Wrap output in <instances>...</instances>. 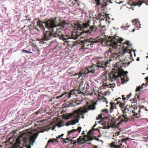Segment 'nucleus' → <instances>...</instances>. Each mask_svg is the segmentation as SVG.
<instances>
[{
  "label": "nucleus",
  "mask_w": 148,
  "mask_h": 148,
  "mask_svg": "<svg viewBox=\"0 0 148 148\" xmlns=\"http://www.w3.org/2000/svg\"><path fill=\"white\" fill-rule=\"evenodd\" d=\"M57 18V17L56 16L46 21H41L40 20L37 21V26L41 30L45 31V27L49 29L43 33V40L47 41L54 37H57L63 41H66V39L69 38V36H64L62 32L66 24L65 21H61L60 19V22L58 23Z\"/></svg>",
  "instance_id": "1"
},
{
  "label": "nucleus",
  "mask_w": 148,
  "mask_h": 148,
  "mask_svg": "<svg viewBox=\"0 0 148 148\" xmlns=\"http://www.w3.org/2000/svg\"><path fill=\"white\" fill-rule=\"evenodd\" d=\"M127 71H125L123 70L119 69V68H118L117 70H114L111 71L108 74V76H106L105 79H103V83L102 87L104 89H106V87L113 88V86H112L111 83L115 81L118 77L122 76H123V77L121 78V83L122 84H124L127 81L125 78V77H127Z\"/></svg>",
  "instance_id": "2"
},
{
  "label": "nucleus",
  "mask_w": 148,
  "mask_h": 148,
  "mask_svg": "<svg viewBox=\"0 0 148 148\" xmlns=\"http://www.w3.org/2000/svg\"><path fill=\"white\" fill-rule=\"evenodd\" d=\"M95 107L94 104L87 105L83 107H80L75 110L73 113L69 114V116L72 119L66 123V126H69L70 125H74L78 122L79 119L80 118V115H82V117L84 118V114L88 112V110H94Z\"/></svg>",
  "instance_id": "3"
},
{
  "label": "nucleus",
  "mask_w": 148,
  "mask_h": 148,
  "mask_svg": "<svg viewBox=\"0 0 148 148\" xmlns=\"http://www.w3.org/2000/svg\"><path fill=\"white\" fill-rule=\"evenodd\" d=\"M90 21L88 20L87 22L83 23L82 24L78 23L75 24L77 27V30L80 31L83 30L82 31L80 32V35L91 34L92 33L97 31V27L95 25L90 26Z\"/></svg>",
  "instance_id": "4"
},
{
  "label": "nucleus",
  "mask_w": 148,
  "mask_h": 148,
  "mask_svg": "<svg viewBox=\"0 0 148 148\" xmlns=\"http://www.w3.org/2000/svg\"><path fill=\"white\" fill-rule=\"evenodd\" d=\"M123 40L122 38H120L118 36H114L109 37L108 42L110 43V45L112 48V49L110 48L109 49V53L111 54V58L116 60L118 57V55L112 52L114 51V50H115L118 45L121 46V44H122V41Z\"/></svg>",
  "instance_id": "5"
},
{
  "label": "nucleus",
  "mask_w": 148,
  "mask_h": 148,
  "mask_svg": "<svg viewBox=\"0 0 148 148\" xmlns=\"http://www.w3.org/2000/svg\"><path fill=\"white\" fill-rule=\"evenodd\" d=\"M119 104V106L120 107H121L123 113V114L121 116H119L118 118L116 119V121L120 120V121L118 123L119 124H120L122 123V122H127L128 120V117L129 116L128 114L129 113V110L127 108H125V103H121L119 101H117L116 102L117 105Z\"/></svg>",
  "instance_id": "6"
},
{
  "label": "nucleus",
  "mask_w": 148,
  "mask_h": 148,
  "mask_svg": "<svg viewBox=\"0 0 148 148\" xmlns=\"http://www.w3.org/2000/svg\"><path fill=\"white\" fill-rule=\"evenodd\" d=\"M105 41L104 38H100L99 37H98L97 38L94 39L93 38H90L89 39H86L84 41H82V44L83 45V47L85 46H89L95 43L102 44Z\"/></svg>",
  "instance_id": "7"
},
{
  "label": "nucleus",
  "mask_w": 148,
  "mask_h": 148,
  "mask_svg": "<svg viewBox=\"0 0 148 148\" xmlns=\"http://www.w3.org/2000/svg\"><path fill=\"white\" fill-rule=\"evenodd\" d=\"M61 138L63 140V142L62 143H68L69 145L71 147H73L76 143H78L80 144L84 143V142H83V139L82 138V136H80L77 140V141L73 140L72 139H70L69 138L67 137L65 139Z\"/></svg>",
  "instance_id": "8"
},
{
  "label": "nucleus",
  "mask_w": 148,
  "mask_h": 148,
  "mask_svg": "<svg viewBox=\"0 0 148 148\" xmlns=\"http://www.w3.org/2000/svg\"><path fill=\"white\" fill-rule=\"evenodd\" d=\"M20 137L23 138L24 142L25 143H30V141L34 142L35 138L34 136H32L28 133H22Z\"/></svg>",
  "instance_id": "9"
},
{
  "label": "nucleus",
  "mask_w": 148,
  "mask_h": 148,
  "mask_svg": "<svg viewBox=\"0 0 148 148\" xmlns=\"http://www.w3.org/2000/svg\"><path fill=\"white\" fill-rule=\"evenodd\" d=\"M130 139L129 137L124 138H122L120 140H118V143L116 145H114L112 144V147L114 148H123V146L122 145V143H124L125 144L127 143V140H130Z\"/></svg>",
  "instance_id": "10"
},
{
  "label": "nucleus",
  "mask_w": 148,
  "mask_h": 148,
  "mask_svg": "<svg viewBox=\"0 0 148 148\" xmlns=\"http://www.w3.org/2000/svg\"><path fill=\"white\" fill-rule=\"evenodd\" d=\"M93 129L90 130L87 133V135H85L84 137H82L83 142L84 143L85 142L92 140L93 138L92 137L94 136L93 135Z\"/></svg>",
  "instance_id": "11"
},
{
  "label": "nucleus",
  "mask_w": 148,
  "mask_h": 148,
  "mask_svg": "<svg viewBox=\"0 0 148 148\" xmlns=\"http://www.w3.org/2000/svg\"><path fill=\"white\" fill-rule=\"evenodd\" d=\"M95 2L96 3V5L95 7V8L98 9L100 7L101 9L100 10L103 11L105 10V8L107 5L106 3H102V0H94Z\"/></svg>",
  "instance_id": "12"
},
{
  "label": "nucleus",
  "mask_w": 148,
  "mask_h": 148,
  "mask_svg": "<svg viewBox=\"0 0 148 148\" xmlns=\"http://www.w3.org/2000/svg\"><path fill=\"white\" fill-rule=\"evenodd\" d=\"M123 47L124 48V51L127 53H131V51L130 48L131 47L132 45L129 43V41L126 40L123 42Z\"/></svg>",
  "instance_id": "13"
},
{
  "label": "nucleus",
  "mask_w": 148,
  "mask_h": 148,
  "mask_svg": "<svg viewBox=\"0 0 148 148\" xmlns=\"http://www.w3.org/2000/svg\"><path fill=\"white\" fill-rule=\"evenodd\" d=\"M78 28H77V29H75V31L72 32V35H71V36H70L69 35H66V36H69V38L67 39L66 40V41H64L65 42H67L68 41L67 40L69 39V38H73V39H76L79 36H81L82 37V35H80V32L79 34L78 33Z\"/></svg>",
  "instance_id": "14"
},
{
  "label": "nucleus",
  "mask_w": 148,
  "mask_h": 148,
  "mask_svg": "<svg viewBox=\"0 0 148 148\" xmlns=\"http://www.w3.org/2000/svg\"><path fill=\"white\" fill-rule=\"evenodd\" d=\"M82 129V128L81 127H78L77 129H73L70 131H68V132L67 137L71 138V135H73L74 132L76 131H78V133H79L81 132Z\"/></svg>",
  "instance_id": "15"
},
{
  "label": "nucleus",
  "mask_w": 148,
  "mask_h": 148,
  "mask_svg": "<svg viewBox=\"0 0 148 148\" xmlns=\"http://www.w3.org/2000/svg\"><path fill=\"white\" fill-rule=\"evenodd\" d=\"M143 3H145V4L148 5V0H143V1L139 0L138 2L133 3L131 5H139V7L141 6Z\"/></svg>",
  "instance_id": "16"
},
{
  "label": "nucleus",
  "mask_w": 148,
  "mask_h": 148,
  "mask_svg": "<svg viewBox=\"0 0 148 148\" xmlns=\"http://www.w3.org/2000/svg\"><path fill=\"white\" fill-rule=\"evenodd\" d=\"M107 64L105 61H101L98 62L96 64V66L98 67L99 68H101L103 69H105V67L106 66Z\"/></svg>",
  "instance_id": "17"
},
{
  "label": "nucleus",
  "mask_w": 148,
  "mask_h": 148,
  "mask_svg": "<svg viewBox=\"0 0 148 148\" xmlns=\"http://www.w3.org/2000/svg\"><path fill=\"white\" fill-rule=\"evenodd\" d=\"M66 1L67 2V5H69L71 7H77V6H79V3H77L75 1L74 2L73 1L71 0H66Z\"/></svg>",
  "instance_id": "18"
},
{
  "label": "nucleus",
  "mask_w": 148,
  "mask_h": 148,
  "mask_svg": "<svg viewBox=\"0 0 148 148\" xmlns=\"http://www.w3.org/2000/svg\"><path fill=\"white\" fill-rule=\"evenodd\" d=\"M88 73H89V71H88V69L87 67H86V68H84V69L81 70L80 71L79 74H78L77 73L75 74L74 75H79V77L80 76L82 75L83 74H87Z\"/></svg>",
  "instance_id": "19"
},
{
  "label": "nucleus",
  "mask_w": 148,
  "mask_h": 148,
  "mask_svg": "<svg viewBox=\"0 0 148 148\" xmlns=\"http://www.w3.org/2000/svg\"><path fill=\"white\" fill-rule=\"evenodd\" d=\"M75 92H77L76 90H71L69 91V92H66V96H67L68 98H70L73 95H76Z\"/></svg>",
  "instance_id": "20"
},
{
  "label": "nucleus",
  "mask_w": 148,
  "mask_h": 148,
  "mask_svg": "<svg viewBox=\"0 0 148 148\" xmlns=\"http://www.w3.org/2000/svg\"><path fill=\"white\" fill-rule=\"evenodd\" d=\"M32 51L34 52H32V54L34 55H38L39 52L38 48H37L36 45L32 46Z\"/></svg>",
  "instance_id": "21"
},
{
  "label": "nucleus",
  "mask_w": 148,
  "mask_h": 148,
  "mask_svg": "<svg viewBox=\"0 0 148 148\" xmlns=\"http://www.w3.org/2000/svg\"><path fill=\"white\" fill-rule=\"evenodd\" d=\"M110 113H111L113 112V110L116 107V103H115L114 102H110Z\"/></svg>",
  "instance_id": "22"
},
{
  "label": "nucleus",
  "mask_w": 148,
  "mask_h": 148,
  "mask_svg": "<svg viewBox=\"0 0 148 148\" xmlns=\"http://www.w3.org/2000/svg\"><path fill=\"white\" fill-rule=\"evenodd\" d=\"M139 96L138 95H136L135 96V99H132V101L134 102V103L132 102V106H134L137 104V103L138 101L137 99H139Z\"/></svg>",
  "instance_id": "23"
},
{
  "label": "nucleus",
  "mask_w": 148,
  "mask_h": 148,
  "mask_svg": "<svg viewBox=\"0 0 148 148\" xmlns=\"http://www.w3.org/2000/svg\"><path fill=\"white\" fill-rule=\"evenodd\" d=\"M88 69V71H89V73H93L95 72V70L94 68V66H91L90 67H87Z\"/></svg>",
  "instance_id": "24"
},
{
  "label": "nucleus",
  "mask_w": 148,
  "mask_h": 148,
  "mask_svg": "<svg viewBox=\"0 0 148 148\" xmlns=\"http://www.w3.org/2000/svg\"><path fill=\"white\" fill-rule=\"evenodd\" d=\"M115 123L116 122L114 119H112L110 124V127H112L113 128L115 127L116 126Z\"/></svg>",
  "instance_id": "25"
},
{
  "label": "nucleus",
  "mask_w": 148,
  "mask_h": 148,
  "mask_svg": "<svg viewBox=\"0 0 148 148\" xmlns=\"http://www.w3.org/2000/svg\"><path fill=\"white\" fill-rule=\"evenodd\" d=\"M56 125L58 126L59 127H61L64 125V122L62 120H60L58 121L56 124Z\"/></svg>",
  "instance_id": "26"
},
{
  "label": "nucleus",
  "mask_w": 148,
  "mask_h": 148,
  "mask_svg": "<svg viewBox=\"0 0 148 148\" xmlns=\"http://www.w3.org/2000/svg\"><path fill=\"white\" fill-rule=\"evenodd\" d=\"M131 94L130 93V94L129 95H127V97L126 98L125 97V95H122V99L123 101H125L126 99H127L128 100L129 98L130 97V96H131Z\"/></svg>",
  "instance_id": "27"
},
{
  "label": "nucleus",
  "mask_w": 148,
  "mask_h": 148,
  "mask_svg": "<svg viewBox=\"0 0 148 148\" xmlns=\"http://www.w3.org/2000/svg\"><path fill=\"white\" fill-rule=\"evenodd\" d=\"M55 142H58V139H55V138H53L52 139H50L48 142V143L47 144V145L48 144L50 143H54Z\"/></svg>",
  "instance_id": "28"
},
{
  "label": "nucleus",
  "mask_w": 148,
  "mask_h": 148,
  "mask_svg": "<svg viewBox=\"0 0 148 148\" xmlns=\"http://www.w3.org/2000/svg\"><path fill=\"white\" fill-rule=\"evenodd\" d=\"M21 143V142L20 141V138H17L16 139V141L15 143V145L17 146H19Z\"/></svg>",
  "instance_id": "29"
},
{
  "label": "nucleus",
  "mask_w": 148,
  "mask_h": 148,
  "mask_svg": "<svg viewBox=\"0 0 148 148\" xmlns=\"http://www.w3.org/2000/svg\"><path fill=\"white\" fill-rule=\"evenodd\" d=\"M117 140H116L114 142H112L111 143H110V147H112V144H113L114 145H116V144H117V143H118V141H117Z\"/></svg>",
  "instance_id": "30"
},
{
  "label": "nucleus",
  "mask_w": 148,
  "mask_h": 148,
  "mask_svg": "<svg viewBox=\"0 0 148 148\" xmlns=\"http://www.w3.org/2000/svg\"><path fill=\"white\" fill-rule=\"evenodd\" d=\"M132 22L134 25H136L137 23H138V21L136 19L133 20Z\"/></svg>",
  "instance_id": "31"
},
{
  "label": "nucleus",
  "mask_w": 148,
  "mask_h": 148,
  "mask_svg": "<svg viewBox=\"0 0 148 148\" xmlns=\"http://www.w3.org/2000/svg\"><path fill=\"white\" fill-rule=\"evenodd\" d=\"M92 138H93V139H92V140H95L97 141H99L101 142H103V141L102 140H100L99 139V138H97L96 136H94L93 137H92Z\"/></svg>",
  "instance_id": "32"
},
{
  "label": "nucleus",
  "mask_w": 148,
  "mask_h": 148,
  "mask_svg": "<svg viewBox=\"0 0 148 148\" xmlns=\"http://www.w3.org/2000/svg\"><path fill=\"white\" fill-rule=\"evenodd\" d=\"M22 52L23 53H32L33 52L31 51H28L27 50L23 49L22 50Z\"/></svg>",
  "instance_id": "33"
},
{
  "label": "nucleus",
  "mask_w": 148,
  "mask_h": 148,
  "mask_svg": "<svg viewBox=\"0 0 148 148\" xmlns=\"http://www.w3.org/2000/svg\"><path fill=\"white\" fill-rule=\"evenodd\" d=\"M143 87H141L140 86H138L137 87V88L136 89V92H138V91H140V89H143Z\"/></svg>",
  "instance_id": "34"
},
{
  "label": "nucleus",
  "mask_w": 148,
  "mask_h": 148,
  "mask_svg": "<svg viewBox=\"0 0 148 148\" xmlns=\"http://www.w3.org/2000/svg\"><path fill=\"white\" fill-rule=\"evenodd\" d=\"M74 90H76L77 91V92H75L76 95L77 94L79 93V92L80 91V89L79 87L77 89H76V87H75Z\"/></svg>",
  "instance_id": "35"
},
{
  "label": "nucleus",
  "mask_w": 148,
  "mask_h": 148,
  "mask_svg": "<svg viewBox=\"0 0 148 148\" xmlns=\"http://www.w3.org/2000/svg\"><path fill=\"white\" fill-rule=\"evenodd\" d=\"M101 99H102V100L103 101H104V102L106 101V103L108 102V101H107V100H106V98H105V97H104L103 96H102V97Z\"/></svg>",
  "instance_id": "36"
},
{
  "label": "nucleus",
  "mask_w": 148,
  "mask_h": 148,
  "mask_svg": "<svg viewBox=\"0 0 148 148\" xmlns=\"http://www.w3.org/2000/svg\"><path fill=\"white\" fill-rule=\"evenodd\" d=\"M120 133V132H115L114 134L113 135V137H115L116 136L119 135V134Z\"/></svg>",
  "instance_id": "37"
},
{
  "label": "nucleus",
  "mask_w": 148,
  "mask_h": 148,
  "mask_svg": "<svg viewBox=\"0 0 148 148\" xmlns=\"http://www.w3.org/2000/svg\"><path fill=\"white\" fill-rule=\"evenodd\" d=\"M102 112H105L106 113H108L109 112L107 109H104L102 110Z\"/></svg>",
  "instance_id": "38"
},
{
  "label": "nucleus",
  "mask_w": 148,
  "mask_h": 148,
  "mask_svg": "<svg viewBox=\"0 0 148 148\" xmlns=\"http://www.w3.org/2000/svg\"><path fill=\"white\" fill-rule=\"evenodd\" d=\"M130 62H129L127 63H123V64L122 66H123L124 65H125L124 66L125 67H126L125 65H126L127 66H128L130 64Z\"/></svg>",
  "instance_id": "39"
},
{
  "label": "nucleus",
  "mask_w": 148,
  "mask_h": 148,
  "mask_svg": "<svg viewBox=\"0 0 148 148\" xmlns=\"http://www.w3.org/2000/svg\"><path fill=\"white\" fill-rule=\"evenodd\" d=\"M145 86V87H146L147 86V83H143L142 84L141 87H142L143 88V87Z\"/></svg>",
  "instance_id": "40"
},
{
  "label": "nucleus",
  "mask_w": 148,
  "mask_h": 148,
  "mask_svg": "<svg viewBox=\"0 0 148 148\" xmlns=\"http://www.w3.org/2000/svg\"><path fill=\"white\" fill-rule=\"evenodd\" d=\"M98 16L99 18L102 20L104 19L102 17V15L101 14H98Z\"/></svg>",
  "instance_id": "41"
},
{
  "label": "nucleus",
  "mask_w": 148,
  "mask_h": 148,
  "mask_svg": "<svg viewBox=\"0 0 148 148\" xmlns=\"http://www.w3.org/2000/svg\"><path fill=\"white\" fill-rule=\"evenodd\" d=\"M40 110H39L38 111L35 112L34 114H38V113H41L40 112Z\"/></svg>",
  "instance_id": "42"
},
{
  "label": "nucleus",
  "mask_w": 148,
  "mask_h": 148,
  "mask_svg": "<svg viewBox=\"0 0 148 148\" xmlns=\"http://www.w3.org/2000/svg\"><path fill=\"white\" fill-rule=\"evenodd\" d=\"M101 117H102V116H101V114H100L99 115V116L98 117L96 118V119H97L98 120V119H101Z\"/></svg>",
  "instance_id": "43"
},
{
  "label": "nucleus",
  "mask_w": 148,
  "mask_h": 148,
  "mask_svg": "<svg viewBox=\"0 0 148 148\" xmlns=\"http://www.w3.org/2000/svg\"><path fill=\"white\" fill-rule=\"evenodd\" d=\"M75 102L76 103V105H79L80 103V102L79 101H77Z\"/></svg>",
  "instance_id": "44"
},
{
  "label": "nucleus",
  "mask_w": 148,
  "mask_h": 148,
  "mask_svg": "<svg viewBox=\"0 0 148 148\" xmlns=\"http://www.w3.org/2000/svg\"><path fill=\"white\" fill-rule=\"evenodd\" d=\"M65 95H66V93L64 94H62L61 95L59 96L60 97H60H62L63 96H64Z\"/></svg>",
  "instance_id": "45"
},
{
  "label": "nucleus",
  "mask_w": 148,
  "mask_h": 148,
  "mask_svg": "<svg viewBox=\"0 0 148 148\" xmlns=\"http://www.w3.org/2000/svg\"><path fill=\"white\" fill-rule=\"evenodd\" d=\"M82 134L84 135L83 136V137H84L85 135V133H84V131H83L82 133Z\"/></svg>",
  "instance_id": "46"
},
{
  "label": "nucleus",
  "mask_w": 148,
  "mask_h": 148,
  "mask_svg": "<svg viewBox=\"0 0 148 148\" xmlns=\"http://www.w3.org/2000/svg\"><path fill=\"white\" fill-rule=\"evenodd\" d=\"M113 0H107V1L109 2H110V3H112V1Z\"/></svg>",
  "instance_id": "47"
},
{
  "label": "nucleus",
  "mask_w": 148,
  "mask_h": 148,
  "mask_svg": "<svg viewBox=\"0 0 148 148\" xmlns=\"http://www.w3.org/2000/svg\"><path fill=\"white\" fill-rule=\"evenodd\" d=\"M93 146V147L92 148H97L98 147L97 146H95L94 145H92Z\"/></svg>",
  "instance_id": "48"
},
{
  "label": "nucleus",
  "mask_w": 148,
  "mask_h": 148,
  "mask_svg": "<svg viewBox=\"0 0 148 148\" xmlns=\"http://www.w3.org/2000/svg\"><path fill=\"white\" fill-rule=\"evenodd\" d=\"M93 130L94 131V130H97V131H100V130L98 129H94V128H93Z\"/></svg>",
  "instance_id": "49"
},
{
  "label": "nucleus",
  "mask_w": 148,
  "mask_h": 148,
  "mask_svg": "<svg viewBox=\"0 0 148 148\" xmlns=\"http://www.w3.org/2000/svg\"><path fill=\"white\" fill-rule=\"evenodd\" d=\"M109 16V14H105V17H107Z\"/></svg>",
  "instance_id": "50"
},
{
  "label": "nucleus",
  "mask_w": 148,
  "mask_h": 148,
  "mask_svg": "<svg viewBox=\"0 0 148 148\" xmlns=\"http://www.w3.org/2000/svg\"><path fill=\"white\" fill-rule=\"evenodd\" d=\"M121 99V98H118L117 99H115V101H117L118 100H119V99Z\"/></svg>",
  "instance_id": "51"
},
{
  "label": "nucleus",
  "mask_w": 148,
  "mask_h": 148,
  "mask_svg": "<svg viewBox=\"0 0 148 148\" xmlns=\"http://www.w3.org/2000/svg\"><path fill=\"white\" fill-rule=\"evenodd\" d=\"M74 1H75L77 3H78L79 0H74Z\"/></svg>",
  "instance_id": "52"
},
{
  "label": "nucleus",
  "mask_w": 148,
  "mask_h": 148,
  "mask_svg": "<svg viewBox=\"0 0 148 148\" xmlns=\"http://www.w3.org/2000/svg\"><path fill=\"white\" fill-rule=\"evenodd\" d=\"M146 80L147 81V82L148 83V77H147L146 78H145Z\"/></svg>",
  "instance_id": "53"
},
{
  "label": "nucleus",
  "mask_w": 148,
  "mask_h": 148,
  "mask_svg": "<svg viewBox=\"0 0 148 148\" xmlns=\"http://www.w3.org/2000/svg\"><path fill=\"white\" fill-rule=\"evenodd\" d=\"M96 123H95L94 125L92 127V129L94 128V127H95L96 125Z\"/></svg>",
  "instance_id": "54"
},
{
  "label": "nucleus",
  "mask_w": 148,
  "mask_h": 148,
  "mask_svg": "<svg viewBox=\"0 0 148 148\" xmlns=\"http://www.w3.org/2000/svg\"><path fill=\"white\" fill-rule=\"evenodd\" d=\"M60 99V97H59V96L57 97H56V99Z\"/></svg>",
  "instance_id": "55"
},
{
  "label": "nucleus",
  "mask_w": 148,
  "mask_h": 148,
  "mask_svg": "<svg viewBox=\"0 0 148 148\" xmlns=\"http://www.w3.org/2000/svg\"><path fill=\"white\" fill-rule=\"evenodd\" d=\"M60 138V136H59L58 137H57V139H58V138Z\"/></svg>",
  "instance_id": "56"
},
{
  "label": "nucleus",
  "mask_w": 148,
  "mask_h": 148,
  "mask_svg": "<svg viewBox=\"0 0 148 148\" xmlns=\"http://www.w3.org/2000/svg\"><path fill=\"white\" fill-rule=\"evenodd\" d=\"M135 29H133L132 31V32H133L135 31Z\"/></svg>",
  "instance_id": "57"
},
{
  "label": "nucleus",
  "mask_w": 148,
  "mask_h": 148,
  "mask_svg": "<svg viewBox=\"0 0 148 148\" xmlns=\"http://www.w3.org/2000/svg\"><path fill=\"white\" fill-rule=\"evenodd\" d=\"M136 60L138 61L139 60V58H138L137 59H136Z\"/></svg>",
  "instance_id": "58"
},
{
  "label": "nucleus",
  "mask_w": 148,
  "mask_h": 148,
  "mask_svg": "<svg viewBox=\"0 0 148 148\" xmlns=\"http://www.w3.org/2000/svg\"><path fill=\"white\" fill-rule=\"evenodd\" d=\"M64 135V134H61V135H60V136H63Z\"/></svg>",
  "instance_id": "59"
},
{
  "label": "nucleus",
  "mask_w": 148,
  "mask_h": 148,
  "mask_svg": "<svg viewBox=\"0 0 148 148\" xmlns=\"http://www.w3.org/2000/svg\"><path fill=\"white\" fill-rule=\"evenodd\" d=\"M123 2V1H121L119 3H122Z\"/></svg>",
  "instance_id": "60"
},
{
  "label": "nucleus",
  "mask_w": 148,
  "mask_h": 148,
  "mask_svg": "<svg viewBox=\"0 0 148 148\" xmlns=\"http://www.w3.org/2000/svg\"><path fill=\"white\" fill-rule=\"evenodd\" d=\"M88 144H91V145H92L91 143H88Z\"/></svg>",
  "instance_id": "61"
},
{
  "label": "nucleus",
  "mask_w": 148,
  "mask_h": 148,
  "mask_svg": "<svg viewBox=\"0 0 148 148\" xmlns=\"http://www.w3.org/2000/svg\"><path fill=\"white\" fill-rule=\"evenodd\" d=\"M140 108H139V111H138V112H140Z\"/></svg>",
  "instance_id": "62"
},
{
  "label": "nucleus",
  "mask_w": 148,
  "mask_h": 148,
  "mask_svg": "<svg viewBox=\"0 0 148 148\" xmlns=\"http://www.w3.org/2000/svg\"><path fill=\"white\" fill-rule=\"evenodd\" d=\"M43 120H41V122H43Z\"/></svg>",
  "instance_id": "63"
},
{
  "label": "nucleus",
  "mask_w": 148,
  "mask_h": 148,
  "mask_svg": "<svg viewBox=\"0 0 148 148\" xmlns=\"http://www.w3.org/2000/svg\"><path fill=\"white\" fill-rule=\"evenodd\" d=\"M27 148H30V147H27Z\"/></svg>",
  "instance_id": "64"
}]
</instances>
